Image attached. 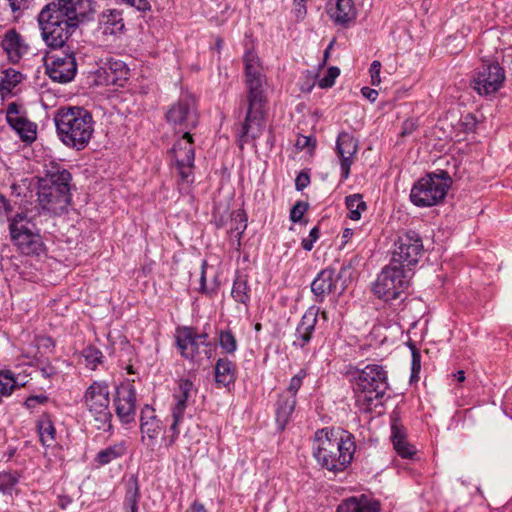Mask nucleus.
<instances>
[{
    "instance_id": "obj_1",
    "label": "nucleus",
    "mask_w": 512,
    "mask_h": 512,
    "mask_svg": "<svg viewBox=\"0 0 512 512\" xmlns=\"http://www.w3.org/2000/svg\"><path fill=\"white\" fill-rule=\"evenodd\" d=\"M94 0H55L45 5L38 15L41 37L51 50L63 49L81 25L92 20Z\"/></svg>"
},
{
    "instance_id": "obj_2",
    "label": "nucleus",
    "mask_w": 512,
    "mask_h": 512,
    "mask_svg": "<svg viewBox=\"0 0 512 512\" xmlns=\"http://www.w3.org/2000/svg\"><path fill=\"white\" fill-rule=\"evenodd\" d=\"M247 94V112L238 134L239 148L243 149L244 144L249 140L257 138L262 131L266 103L265 91L263 89L264 74L260 59L254 51H247L243 58Z\"/></svg>"
},
{
    "instance_id": "obj_3",
    "label": "nucleus",
    "mask_w": 512,
    "mask_h": 512,
    "mask_svg": "<svg viewBox=\"0 0 512 512\" xmlns=\"http://www.w3.org/2000/svg\"><path fill=\"white\" fill-rule=\"evenodd\" d=\"M54 123L59 140L77 151L88 146L94 133L93 116L84 107H60L54 115Z\"/></svg>"
},
{
    "instance_id": "obj_4",
    "label": "nucleus",
    "mask_w": 512,
    "mask_h": 512,
    "mask_svg": "<svg viewBox=\"0 0 512 512\" xmlns=\"http://www.w3.org/2000/svg\"><path fill=\"white\" fill-rule=\"evenodd\" d=\"M71 180V173L60 164L51 161L45 165L44 175L37 177V197L41 208L54 215L66 210L71 202Z\"/></svg>"
},
{
    "instance_id": "obj_5",
    "label": "nucleus",
    "mask_w": 512,
    "mask_h": 512,
    "mask_svg": "<svg viewBox=\"0 0 512 512\" xmlns=\"http://www.w3.org/2000/svg\"><path fill=\"white\" fill-rule=\"evenodd\" d=\"M351 434L321 429L315 433L317 446L314 456L317 462L327 470L337 473L343 471L352 461L355 443Z\"/></svg>"
},
{
    "instance_id": "obj_6",
    "label": "nucleus",
    "mask_w": 512,
    "mask_h": 512,
    "mask_svg": "<svg viewBox=\"0 0 512 512\" xmlns=\"http://www.w3.org/2000/svg\"><path fill=\"white\" fill-rule=\"evenodd\" d=\"M388 388L387 372L382 366H365L356 377L354 392L357 405L364 411H370L373 401L382 399Z\"/></svg>"
},
{
    "instance_id": "obj_7",
    "label": "nucleus",
    "mask_w": 512,
    "mask_h": 512,
    "mask_svg": "<svg viewBox=\"0 0 512 512\" xmlns=\"http://www.w3.org/2000/svg\"><path fill=\"white\" fill-rule=\"evenodd\" d=\"M9 233L11 241L20 253L28 256H39L45 246L32 218L24 212H18L10 220Z\"/></svg>"
},
{
    "instance_id": "obj_8",
    "label": "nucleus",
    "mask_w": 512,
    "mask_h": 512,
    "mask_svg": "<svg viewBox=\"0 0 512 512\" xmlns=\"http://www.w3.org/2000/svg\"><path fill=\"white\" fill-rule=\"evenodd\" d=\"M451 185L447 172L431 173L420 178L410 192L411 202L418 207H431L440 203Z\"/></svg>"
},
{
    "instance_id": "obj_9",
    "label": "nucleus",
    "mask_w": 512,
    "mask_h": 512,
    "mask_svg": "<svg viewBox=\"0 0 512 512\" xmlns=\"http://www.w3.org/2000/svg\"><path fill=\"white\" fill-rule=\"evenodd\" d=\"M413 276L411 268H404L390 261L378 275L373 287L374 294L388 302L400 298Z\"/></svg>"
},
{
    "instance_id": "obj_10",
    "label": "nucleus",
    "mask_w": 512,
    "mask_h": 512,
    "mask_svg": "<svg viewBox=\"0 0 512 512\" xmlns=\"http://www.w3.org/2000/svg\"><path fill=\"white\" fill-rule=\"evenodd\" d=\"M110 393L108 384L94 381L85 391L83 401L98 430L109 431L112 428L110 411Z\"/></svg>"
},
{
    "instance_id": "obj_11",
    "label": "nucleus",
    "mask_w": 512,
    "mask_h": 512,
    "mask_svg": "<svg viewBox=\"0 0 512 512\" xmlns=\"http://www.w3.org/2000/svg\"><path fill=\"white\" fill-rule=\"evenodd\" d=\"M167 122L178 132H185L198 125L196 101L191 95H183L171 105L165 114Z\"/></svg>"
},
{
    "instance_id": "obj_12",
    "label": "nucleus",
    "mask_w": 512,
    "mask_h": 512,
    "mask_svg": "<svg viewBox=\"0 0 512 512\" xmlns=\"http://www.w3.org/2000/svg\"><path fill=\"white\" fill-rule=\"evenodd\" d=\"M394 246L391 261L404 268L416 265L423 252L422 238L415 231L399 235Z\"/></svg>"
},
{
    "instance_id": "obj_13",
    "label": "nucleus",
    "mask_w": 512,
    "mask_h": 512,
    "mask_svg": "<svg viewBox=\"0 0 512 512\" xmlns=\"http://www.w3.org/2000/svg\"><path fill=\"white\" fill-rule=\"evenodd\" d=\"M61 54L54 53L48 55L45 61L47 75L54 81L59 83H68L74 79L77 73V62L74 50L67 43Z\"/></svg>"
},
{
    "instance_id": "obj_14",
    "label": "nucleus",
    "mask_w": 512,
    "mask_h": 512,
    "mask_svg": "<svg viewBox=\"0 0 512 512\" xmlns=\"http://www.w3.org/2000/svg\"><path fill=\"white\" fill-rule=\"evenodd\" d=\"M170 154L174 160L181 181L187 183L191 182L195 151L192 135L189 131H185L182 137L173 144Z\"/></svg>"
},
{
    "instance_id": "obj_15",
    "label": "nucleus",
    "mask_w": 512,
    "mask_h": 512,
    "mask_svg": "<svg viewBox=\"0 0 512 512\" xmlns=\"http://www.w3.org/2000/svg\"><path fill=\"white\" fill-rule=\"evenodd\" d=\"M505 71L498 63H484L473 78V88L480 95L497 92L505 81Z\"/></svg>"
},
{
    "instance_id": "obj_16",
    "label": "nucleus",
    "mask_w": 512,
    "mask_h": 512,
    "mask_svg": "<svg viewBox=\"0 0 512 512\" xmlns=\"http://www.w3.org/2000/svg\"><path fill=\"white\" fill-rule=\"evenodd\" d=\"M194 390V384L189 379H181L178 382V387L173 394V398L175 400V404L172 408V424L170 426V430L172 435L169 439L168 445H172L178 434L179 429L178 425L182 422L184 418V413L188 405V400L191 397V394Z\"/></svg>"
},
{
    "instance_id": "obj_17",
    "label": "nucleus",
    "mask_w": 512,
    "mask_h": 512,
    "mask_svg": "<svg viewBox=\"0 0 512 512\" xmlns=\"http://www.w3.org/2000/svg\"><path fill=\"white\" fill-rule=\"evenodd\" d=\"M114 405L116 415L123 424H129L135 420L136 390L132 384L121 383L116 388Z\"/></svg>"
},
{
    "instance_id": "obj_18",
    "label": "nucleus",
    "mask_w": 512,
    "mask_h": 512,
    "mask_svg": "<svg viewBox=\"0 0 512 512\" xmlns=\"http://www.w3.org/2000/svg\"><path fill=\"white\" fill-rule=\"evenodd\" d=\"M6 119L22 141L31 143L36 139L37 125L21 114L20 107L15 102L8 104Z\"/></svg>"
},
{
    "instance_id": "obj_19",
    "label": "nucleus",
    "mask_w": 512,
    "mask_h": 512,
    "mask_svg": "<svg viewBox=\"0 0 512 512\" xmlns=\"http://www.w3.org/2000/svg\"><path fill=\"white\" fill-rule=\"evenodd\" d=\"M358 150L357 140L348 132H341L336 141V152L341 160L342 178L347 179L354 155Z\"/></svg>"
},
{
    "instance_id": "obj_20",
    "label": "nucleus",
    "mask_w": 512,
    "mask_h": 512,
    "mask_svg": "<svg viewBox=\"0 0 512 512\" xmlns=\"http://www.w3.org/2000/svg\"><path fill=\"white\" fill-rule=\"evenodd\" d=\"M140 430L142 440L147 439L148 445H154L165 430V426L157 418L154 408L149 405H145L141 410Z\"/></svg>"
},
{
    "instance_id": "obj_21",
    "label": "nucleus",
    "mask_w": 512,
    "mask_h": 512,
    "mask_svg": "<svg viewBox=\"0 0 512 512\" xmlns=\"http://www.w3.org/2000/svg\"><path fill=\"white\" fill-rule=\"evenodd\" d=\"M340 278V274H337L334 269L326 268L320 271L311 283V291L316 301L322 302L326 295L336 292Z\"/></svg>"
},
{
    "instance_id": "obj_22",
    "label": "nucleus",
    "mask_w": 512,
    "mask_h": 512,
    "mask_svg": "<svg viewBox=\"0 0 512 512\" xmlns=\"http://www.w3.org/2000/svg\"><path fill=\"white\" fill-rule=\"evenodd\" d=\"M318 314L319 308L316 306H311L306 310L296 328L295 339L293 341L294 346L303 348L309 343L317 323Z\"/></svg>"
},
{
    "instance_id": "obj_23",
    "label": "nucleus",
    "mask_w": 512,
    "mask_h": 512,
    "mask_svg": "<svg viewBox=\"0 0 512 512\" xmlns=\"http://www.w3.org/2000/svg\"><path fill=\"white\" fill-rule=\"evenodd\" d=\"M2 48L13 63L19 62L28 49L21 35L15 29L6 32L2 40Z\"/></svg>"
},
{
    "instance_id": "obj_24",
    "label": "nucleus",
    "mask_w": 512,
    "mask_h": 512,
    "mask_svg": "<svg viewBox=\"0 0 512 512\" xmlns=\"http://www.w3.org/2000/svg\"><path fill=\"white\" fill-rule=\"evenodd\" d=\"M380 504L378 501L369 498L366 495L359 497H350L341 502L336 512H379Z\"/></svg>"
},
{
    "instance_id": "obj_25",
    "label": "nucleus",
    "mask_w": 512,
    "mask_h": 512,
    "mask_svg": "<svg viewBox=\"0 0 512 512\" xmlns=\"http://www.w3.org/2000/svg\"><path fill=\"white\" fill-rule=\"evenodd\" d=\"M99 26L105 35L120 34L125 27L122 13L117 9L104 10L99 16Z\"/></svg>"
},
{
    "instance_id": "obj_26",
    "label": "nucleus",
    "mask_w": 512,
    "mask_h": 512,
    "mask_svg": "<svg viewBox=\"0 0 512 512\" xmlns=\"http://www.w3.org/2000/svg\"><path fill=\"white\" fill-rule=\"evenodd\" d=\"M176 343L183 357L194 360L199 351V342L195 339V332L190 327H185L179 331Z\"/></svg>"
},
{
    "instance_id": "obj_27",
    "label": "nucleus",
    "mask_w": 512,
    "mask_h": 512,
    "mask_svg": "<svg viewBox=\"0 0 512 512\" xmlns=\"http://www.w3.org/2000/svg\"><path fill=\"white\" fill-rule=\"evenodd\" d=\"M236 365L228 358H219L214 367V378L218 387H228L235 381Z\"/></svg>"
},
{
    "instance_id": "obj_28",
    "label": "nucleus",
    "mask_w": 512,
    "mask_h": 512,
    "mask_svg": "<svg viewBox=\"0 0 512 512\" xmlns=\"http://www.w3.org/2000/svg\"><path fill=\"white\" fill-rule=\"evenodd\" d=\"M141 498L140 486L136 475H131L125 482L124 512H138Z\"/></svg>"
},
{
    "instance_id": "obj_29",
    "label": "nucleus",
    "mask_w": 512,
    "mask_h": 512,
    "mask_svg": "<svg viewBox=\"0 0 512 512\" xmlns=\"http://www.w3.org/2000/svg\"><path fill=\"white\" fill-rule=\"evenodd\" d=\"M356 15L357 12L353 0H337L335 8L330 14L334 22L341 26H346L354 21Z\"/></svg>"
},
{
    "instance_id": "obj_30",
    "label": "nucleus",
    "mask_w": 512,
    "mask_h": 512,
    "mask_svg": "<svg viewBox=\"0 0 512 512\" xmlns=\"http://www.w3.org/2000/svg\"><path fill=\"white\" fill-rule=\"evenodd\" d=\"M296 405V399L288 394H280L276 403V422L281 430L288 423Z\"/></svg>"
},
{
    "instance_id": "obj_31",
    "label": "nucleus",
    "mask_w": 512,
    "mask_h": 512,
    "mask_svg": "<svg viewBox=\"0 0 512 512\" xmlns=\"http://www.w3.org/2000/svg\"><path fill=\"white\" fill-rule=\"evenodd\" d=\"M391 438L394 449L396 450L397 454L400 455L402 458L411 459L413 455H415V447L408 442L406 434L397 424L392 425Z\"/></svg>"
},
{
    "instance_id": "obj_32",
    "label": "nucleus",
    "mask_w": 512,
    "mask_h": 512,
    "mask_svg": "<svg viewBox=\"0 0 512 512\" xmlns=\"http://www.w3.org/2000/svg\"><path fill=\"white\" fill-rule=\"evenodd\" d=\"M126 453V446L123 442L111 445L98 452L96 462L100 465H106L122 457Z\"/></svg>"
},
{
    "instance_id": "obj_33",
    "label": "nucleus",
    "mask_w": 512,
    "mask_h": 512,
    "mask_svg": "<svg viewBox=\"0 0 512 512\" xmlns=\"http://www.w3.org/2000/svg\"><path fill=\"white\" fill-rule=\"evenodd\" d=\"M250 288L246 276H237L234 280L231 295L234 300L241 304H247L250 300Z\"/></svg>"
},
{
    "instance_id": "obj_34",
    "label": "nucleus",
    "mask_w": 512,
    "mask_h": 512,
    "mask_svg": "<svg viewBox=\"0 0 512 512\" xmlns=\"http://www.w3.org/2000/svg\"><path fill=\"white\" fill-rule=\"evenodd\" d=\"M346 207L349 210L348 217L357 221L361 218V212L367 209L366 202L361 194H353L346 197Z\"/></svg>"
},
{
    "instance_id": "obj_35",
    "label": "nucleus",
    "mask_w": 512,
    "mask_h": 512,
    "mask_svg": "<svg viewBox=\"0 0 512 512\" xmlns=\"http://www.w3.org/2000/svg\"><path fill=\"white\" fill-rule=\"evenodd\" d=\"M39 436L44 446L50 447L55 442V428L52 421L48 417H42L38 421Z\"/></svg>"
},
{
    "instance_id": "obj_36",
    "label": "nucleus",
    "mask_w": 512,
    "mask_h": 512,
    "mask_svg": "<svg viewBox=\"0 0 512 512\" xmlns=\"http://www.w3.org/2000/svg\"><path fill=\"white\" fill-rule=\"evenodd\" d=\"M107 82L110 84H116L121 78H126L128 74V68L122 61L109 62L106 70Z\"/></svg>"
},
{
    "instance_id": "obj_37",
    "label": "nucleus",
    "mask_w": 512,
    "mask_h": 512,
    "mask_svg": "<svg viewBox=\"0 0 512 512\" xmlns=\"http://www.w3.org/2000/svg\"><path fill=\"white\" fill-rule=\"evenodd\" d=\"M247 227V216L244 210L238 209L231 213V227L229 232L240 238Z\"/></svg>"
},
{
    "instance_id": "obj_38",
    "label": "nucleus",
    "mask_w": 512,
    "mask_h": 512,
    "mask_svg": "<svg viewBox=\"0 0 512 512\" xmlns=\"http://www.w3.org/2000/svg\"><path fill=\"white\" fill-rule=\"evenodd\" d=\"M16 386V381L10 371L0 372V396H9Z\"/></svg>"
},
{
    "instance_id": "obj_39",
    "label": "nucleus",
    "mask_w": 512,
    "mask_h": 512,
    "mask_svg": "<svg viewBox=\"0 0 512 512\" xmlns=\"http://www.w3.org/2000/svg\"><path fill=\"white\" fill-rule=\"evenodd\" d=\"M220 347L228 354H232L237 349V342L231 331H221L219 333Z\"/></svg>"
},
{
    "instance_id": "obj_40",
    "label": "nucleus",
    "mask_w": 512,
    "mask_h": 512,
    "mask_svg": "<svg viewBox=\"0 0 512 512\" xmlns=\"http://www.w3.org/2000/svg\"><path fill=\"white\" fill-rule=\"evenodd\" d=\"M22 80V74L13 69L6 70L5 77L2 79L0 83V88L2 90L11 91L17 84H19Z\"/></svg>"
},
{
    "instance_id": "obj_41",
    "label": "nucleus",
    "mask_w": 512,
    "mask_h": 512,
    "mask_svg": "<svg viewBox=\"0 0 512 512\" xmlns=\"http://www.w3.org/2000/svg\"><path fill=\"white\" fill-rule=\"evenodd\" d=\"M13 210L14 207L10 200L3 194H0V223L3 224L6 221L10 223V220L13 218L11 216Z\"/></svg>"
},
{
    "instance_id": "obj_42",
    "label": "nucleus",
    "mask_w": 512,
    "mask_h": 512,
    "mask_svg": "<svg viewBox=\"0 0 512 512\" xmlns=\"http://www.w3.org/2000/svg\"><path fill=\"white\" fill-rule=\"evenodd\" d=\"M18 479L17 473L0 472V492H6L11 489L18 482Z\"/></svg>"
},
{
    "instance_id": "obj_43",
    "label": "nucleus",
    "mask_w": 512,
    "mask_h": 512,
    "mask_svg": "<svg viewBox=\"0 0 512 512\" xmlns=\"http://www.w3.org/2000/svg\"><path fill=\"white\" fill-rule=\"evenodd\" d=\"M340 70L338 67L332 66L328 68L326 75L319 80L320 88H330L334 85L335 79L339 76Z\"/></svg>"
},
{
    "instance_id": "obj_44",
    "label": "nucleus",
    "mask_w": 512,
    "mask_h": 512,
    "mask_svg": "<svg viewBox=\"0 0 512 512\" xmlns=\"http://www.w3.org/2000/svg\"><path fill=\"white\" fill-rule=\"evenodd\" d=\"M305 376L306 372L304 370H300L298 374H296L290 379L286 393L288 394V396H293L295 398L296 393L300 389L302 385V380L304 379Z\"/></svg>"
},
{
    "instance_id": "obj_45",
    "label": "nucleus",
    "mask_w": 512,
    "mask_h": 512,
    "mask_svg": "<svg viewBox=\"0 0 512 512\" xmlns=\"http://www.w3.org/2000/svg\"><path fill=\"white\" fill-rule=\"evenodd\" d=\"M412 354L411 378L417 377L421 370V355L413 343H409Z\"/></svg>"
},
{
    "instance_id": "obj_46",
    "label": "nucleus",
    "mask_w": 512,
    "mask_h": 512,
    "mask_svg": "<svg viewBox=\"0 0 512 512\" xmlns=\"http://www.w3.org/2000/svg\"><path fill=\"white\" fill-rule=\"evenodd\" d=\"M308 203L303 201H298L290 211V220L294 223L299 222L304 213L308 210Z\"/></svg>"
},
{
    "instance_id": "obj_47",
    "label": "nucleus",
    "mask_w": 512,
    "mask_h": 512,
    "mask_svg": "<svg viewBox=\"0 0 512 512\" xmlns=\"http://www.w3.org/2000/svg\"><path fill=\"white\" fill-rule=\"evenodd\" d=\"M84 357L88 365H91L92 368H95L96 365L100 362L102 357L101 351L94 347H88L84 350Z\"/></svg>"
},
{
    "instance_id": "obj_48",
    "label": "nucleus",
    "mask_w": 512,
    "mask_h": 512,
    "mask_svg": "<svg viewBox=\"0 0 512 512\" xmlns=\"http://www.w3.org/2000/svg\"><path fill=\"white\" fill-rule=\"evenodd\" d=\"M380 70H381V62L378 60H374L369 69L370 78H371V85L372 86H378L381 83V77H380Z\"/></svg>"
},
{
    "instance_id": "obj_49",
    "label": "nucleus",
    "mask_w": 512,
    "mask_h": 512,
    "mask_svg": "<svg viewBox=\"0 0 512 512\" xmlns=\"http://www.w3.org/2000/svg\"><path fill=\"white\" fill-rule=\"evenodd\" d=\"M295 146L299 150H304L305 148L313 150L316 146V139L312 136L300 135L296 141Z\"/></svg>"
},
{
    "instance_id": "obj_50",
    "label": "nucleus",
    "mask_w": 512,
    "mask_h": 512,
    "mask_svg": "<svg viewBox=\"0 0 512 512\" xmlns=\"http://www.w3.org/2000/svg\"><path fill=\"white\" fill-rule=\"evenodd\" d=\"M418 128V123L416 119L409 118L406 119L402 124V130L400 132L401 137H406L411 135Z\"/></svg>"
},
{
    "instance_id": "obj_51",
    "label": "nucleus",
    "mask_w": 512,
    "mask_h": 512,
    "mask_svg": "<svg viewBox=\"0 0 512 512\" xmlns=\"http://www.w3.org/2000/svg\"><path fill=\"white\" fill-rule=\"evenodd\" d=\"M48 401V397L44 394L32 395L25 401V406L29 409L35 408L39 404H44Z\"/></svg>"
},
{
    "instance_id": "obj_52",
    "label": "nucleus",
    "mask_w": 512,
    "mask_h": 512,
    "mask_svg": "<svg viewBox=\"0 0 512 512\" xmlns=\"http://www.w3.org/2000/svg\"><path fill=\"white\" fill-rule=\"evenodd\" d=\"M310 183V177L307 173L301 172L295 179V187L298 191L305 189Z\"/></svg>"
},
{
    "instance_id": "obj_53",
    "label": "nucleus",
    "mask_w": 512,
    "mask_h": 512,
    "mask_svg": "<svg viewBox=\"0 0 512 512\" xmlns=\"http://www.w3.org/2000/svg\"><path fill=\"white\" fill-rule=\"evenodd\" d=\"M9 6L11 7L13 12L21 11L29 8L32 0H7Z\"/></svg>"
},
{
    "instance_id": "obj_54",
    "label": "nucleus",
    "mask_w": 512,
    "mask_h": 512,
    "mask_svg": "<svg viewBox=\"0 0 512 512\" xmlns=\"http://www.w3.org/2000/svg\"><path fill=\"white\" fill-rule=\"evenodd\" d=\"M361 94L371 102H375L378 97V91L369 87H363Z\"/></svg>"
},
{
    "instance_id": "obj_55",
    "label": "nucleus",
    "mask_w": 512,
    "mask_h": 512,
    "mask_svg": "<svg viewBox=\"0 0 512 512\" xmlns=\"http://www.w3.org/2000/svg\"><path fill=\"white\" fill-rule=\"evenodd\" d=\"M186 512H207L204 508L203 504L195 501L192 505L186 510Z\"/></svg>"
},
{
    "instance_id": "obj_56",
    "label": "nucleus",
    "mask_w": 512,
    "mask_h": 512,
    "mask_svg": "<svg viewBox=\"0 0 512 512\" xmlns=\"http://www.w3.org/2000/svg\"><path fill=\"white\" fill-rule=\"evenodd\" d=\"M208 335L206 333L202 334H196L195 333V339L199 342L200 345H204L206 347L210 346L211 344L207 342Z\"/></svg>"
},
{
    "instance_id": "obj_57",
    "label": "nucleus",
    "mask_w": 512,
    "mask_h": 512,
    "mask_svg": "<svg viewBox=\"0 0 512 512\" xmlns=\"http://www.w3.org/2000/svg\"><path fill=\"white\" fill-rule=\"evenodd\" d=\"M301 245H302V248H303L304 250H306V251H310V250H312V248H313L314 241H312V239H310L309 237H308V238H304V239L302 240Z\"/></svg>"
},
{
    "instance_id": "obj_58",
    "label": "nucleus",
    "mask_w": 512,
    "mask_h": 512,
    "mask_svg": "<svg viewBox=\"0 0 512 512\" xmlns=\"http://www.w3.org/2000/svg\"><path fill=\"white\" fill-rule=\"evenodd\" d=\"M295 2L297 5L298 16L302 17L303 15L306 14V8H305V5L303 4L304 1L295 0Z\"/></svg>"
},
{
    "instance_id": "obj_59",
    "label": "nucleus",
    "mask_w": 512,
    "mask_h": 512,
    "mask_svg": "<svg viewBox=\"0 0 512 512\" xmlns=\"http://www.w3.org/2000/svg\"><path fill=\"white\" fill-rule=\"evenodd\" d=\"M308 237L310 239H312V241L315 242L319 238V229H318V227H313L311 229Z\"/></svg>"
},
{
    "instance_id": "obj_60",
    "label": "nucleus",
    "mask_w": 512,
    "mask_h": 512,
    "mask_svg": "<svg viewBox=\"0 0 512 512\" xmlns=\"http://www.w3.org/2000/svg\"><path fill=\"white\" fill-rule=\"evenodd\" d=\"M353 235V230L350 229V228H345L342 232V238L347 241L348 239H350Z\"/></svg>"
},
{
    "instance_id": "obj_61",
    "label": "nucleus",
    "mask_w": 512,
    "mask_h": 512,
    "mask_svg": "<svg viewBox=\"0 0 512 512\" xmlns=\"http://www.w3.org/2000/svg\"><path fill=\"white\" fill-rule=\"evenodd\" d=\"M200 289L201 291H205L206 289V277H205V270L202 269V272H201V278H200Z\"/></svg>"
},
{
    "instance_id": "obj_62",
    "label": "nucleus",
    "mask_w": 512,
    "mask_h": 512,
    "mask_svg": "<svg viewBox=\"0 0 512 512\" xmlns=\"http://www.w3.org/2000/svg\"><path fill=\"white\" fill-rule=\"evenodd\" d=\"M334 44V40L331 41V43L328 45V47L326 48V50L324 51V56H323V63L325 64L326 61L328 60L329 58V54H330V49L332 48Z\"/></svg>"
},
{
    "instance_id": "obj_63",
    "label": "nucleus",
    "mask_w": 512,
    "mask_h": 512,
    "mask_svg": "<svg viewBox=\"0 0 512 512\" xmlns=\"http://www.w3.org/2000/svg\"><path fill=\"white\" fill-rule=\"evenodd\" d=\"M454 377L458 382H463L465 380V372L463 370H459L454 374Z\"/></svg>"
},
{
    "instance_id": "obj_64",
    "label": "nucleus",
    "mask_w": 512,
    "mask_h": 512,
    "mask_svg": "<svg viewBox=\"0 0 512 512\" xmlns=\"http://www.w3.org/2000/svg\"><path fill=\"white\" fill-rule=\"evenodd\" d=\"M42 373L45 377H50V376L54 375L56 372H55L54 368L50 367L48 369L43 368Z\"/></svg>"
}]
</instances>
